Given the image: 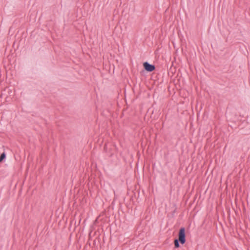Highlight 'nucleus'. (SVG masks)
Returning <instances> with one entry per match:
<instances>
[{
  "instance_id": "obj_2",
  "label": "nucleus",
  "mask_w": 250,
  "mask_h": 250,
  "mask_svg": "<svg viewBox=\"0 0 250 250\" xmlns=\"http://www.w3.org/2000/svg\"><path fill=\"white\" fill-rule=\"evenodd\" d=\"M143 66L144 69L147 72H152L155 69V66L154 65L149 64L147 62L143 63Z\"/></svg>"
},
{
  "instance_id": "obj_8",
  "label": "nucleus",
  "mask_w": 250,
  "mask_h": 250,
  "mask_svg": "<svg viewBox=\"0 0 250 250\" xmlns=\"http://www.w3.org/2000/svg\"><path fill=\"white\" fill-rule=\"evenodd\" d=\"M110 149H109V150H108V151H109V152H110V151H111V150H110Z\"/></svg>"
},
{
  "instance_id": "obj_7",
  "label": "nucleus",
  "mask_w": 250,
  "mask_h": 250,
  "mask_svg": "<svg viewBox=\"0 0 250 250\" xmlns=\"http://www.w3.org/2000/svg\"><path fill=\"white\" fill-rule=\"evenodd\" d=\"M110 149H109V150H108V151H109V152H110V151H111V150H110Z\"/></svg>"
},
{
  "instance_id": "obj_5",
  "label": "nucleus",
  "mask_w": 250,
  "mask_h": 250,
  "mask_svg": "<svg viewBox=\"0 0 250 250\" xmlns=\"http://www.w3.org/2000/svg\"><path fill=\"white\" fill-rule=\"evenodd\" d=\"M104 151L105 152H108V146L107 144H105L104 146Z\"/></svg>"
},
{
  "instance_id": "obj_3",
  "label": "nucleus",
  "mask_w": 250,
  "mask_h": 250,
  "mask_svg": "<svg viewBox=\"0 0 250 250\" xmlns=\"http://www.w3.org/2000/svg\"><path fill=\"white\" fill-rule=\"evenodd\" d=\"M180 241L178 239H175L174 241V247L175 248H178L180 247L179 245Z\"/></svg>"
},
{
  "instance_id": "obj_4",
  "label": "nucleus",
  "mask_w": 250,
  "mask_h": 250,
  "mask_svg": "<svg viewBox=\"0 0 250 250\" xmlns=\"http://www.w3.org/2000/svg\"><path fill=\"white\" fill-rule=\"evenodd\" d=\"M6 158V154L4 152L0 156V163L2 162Z\"/></svg>"
},
{
  "instance_id": "obj_1",
  "label": "nucleus",
  "mask_w": 250,
  "mask_h": 250,
  "mask_svg": "<svg viewBox=\"0 0 250 250\" xmlns=\"http://www.w3.org/2000/svg\"><path fill=\"white\" fill-rule=\"evenodd\" d=\"M178 240L180 241V243L183 245L186 243V233L185 228L184 227L181 228L178 232Z\"/></svg>"
},
{
  "instance_id": "obj_6",
  "label": "nucleus",
  "mask_w": 250,
  "mask_h": 250,
  "mask_svg": "<svg viewBox=\"0 0 250 250\" xmlns=\"http://www.w3.org/2000/svg\"><path fill=\"white\" fill-rule=\"evenodd\" d=\"M112 155H113V153L112 152H110L109 156L110 157H111Z\"/></svg>"
}]
</instances>
